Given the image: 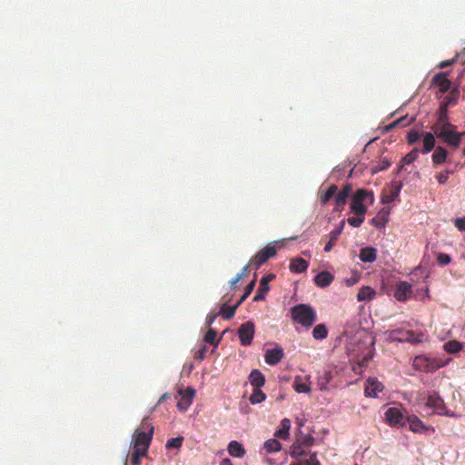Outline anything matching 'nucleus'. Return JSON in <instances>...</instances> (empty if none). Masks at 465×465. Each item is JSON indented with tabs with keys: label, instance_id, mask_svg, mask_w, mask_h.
<instances>
[{
	"label": "nucleus",
	"instance_id": "f257e3e1",
	"mask_svg": "<svg viewBox=\"0 0 465 465\" xmlns=\"http://www.w3.org/2000/svg\"><path fill=\"white\" fill-rule=\"evenodd\" d=\"M153 433V425L148 420L147 418H144L140 426L133 434L132 443L134 450L148 453V449L152 442Z\"/></svg>",
	"mask_w": 465,
	"mask_h": 465
},
{
	"label": "nucleus",
	"instance_id": "f03ea898",
	"mask_svg": "<svg viewBox=\"0 0 465 465\" xmlns=\"http://www.w3.org/2000/svg\"><path fill=\"white\" fill-rule=\"evenodd\" d=\"M431 129L437 138L447 143L453 150H457L460 147L464 133L457 132L456 125L445 124L441 126H432Z\"/></svg>",
	"mask_w": 465,
	"mask_h": 465
},
{
	"label": "nucleus",
	"instance_id": "7ed1b4c3",
	"mask_svg": "<svg viewBox=\"0 0 465 465\" xmlns=\"http://www.w3.org/2000/svg\"><path fill=\"white\" fill-rule=\"evenodd\" d=\"M292 320L298 324L310 328L317 321L315 310L309 304L300 303L291 310Z\"/></svg>",
	"mask_w": 465,
	"mask_h": 465
},
{
	"label": "nucleus",
	"instance_id": "20e7f679",
	"mask_svg": "<svg viewBox=\"0 0 465 465\" xmlns=\"http://www.w3.org/2000/svg\"><path fill=\"white\" fill-rule=\"evenodd\" d=\"M445 365L446 361L442 359L428 355H418L412 361L413 368L423 372H433Z\"/></svg>",
	"mask_w": 465,
	"mask_h": 465
},
{
	"label": "nucleus",
	"instance_id": "39448f33",
	"mask_svg": "<svg viewBox=\"0 0 465 465\" xmlns=\"http://www.w3.org/2000/svg\"><path fill=\"white\" fill-rule=\"evenodd\" d=\"M369 199L370 203H373L374 195L371 191L360 189L353 195L351 203V211L356 215H365L367 207L363 204V201Z\"/></svg>",
	"mask_w": 465,
	"mask_h": 465
},
{
	"label": "nucleus",
	"instance_id": "423d86ee",
	"mask_svg": "<svg viewBox=\"0 0 465 465\" xmlns=\"http://www.w3.org/2000/svg\"><path fill=\"white\" fill-rule=\"evenodd\" d=\"M390 339L400 342L407 341L411 343H419L422 341L421 333H415L413 331H404L402 329H395L390 331Z\"/></svg>",
	"mask_w": 465,
	"mask_h": 465
},
{
	"label": "nucleus",
	"instance_id": "0eeeda50",
	"mask_svg": "<svg viewBox=\"0 0 465 465\" xmlns=\"http://www.w3.org/2000/svg\"><path fill=\"white\" fill-rule=\"evenodd\" d=\"M385 420L390 425L403 427L407 418L401 407H391L385 412Z\"/></svg>",
	"mask_w": 465,
	"mask_h": 465
},
{
	"label": "nucleus",
	"instance_id": "6e6552de",
	"mask_svg": "<svg viewBox=\"0 0 465 465\" xmlns=\"http://www.w3.org/2000/svg\"><path fill=\"white\" fill-rule=\"evenodd\" d=\"M255 332V326L252 322H246L242 323L238 330V336L242 346L252 344Z\"/></svg>",
	"mask_w": 465,
	"mask_h": 465
},
{
	"label": "nucleus",
	"instance_id": "1a4fd4ad",
	"mask_svg": "<svg viewBox=\"0 0 465 465\" xmlns=\"http://www.w3.org/2000/svg\"><path fill=\"white\" fill-rule=\"evenodd\" d=\"M276 254V248L268 244L265 248L261 250L256 253V255L252 258L250 263L252 264L256 269L262 266L265 262H267L270 258L273 257Z\"/></svg>",
	"mask_w": 465,
	"mask_h": 465
},
{
	"label": "nucleus",
	"instance_id": "9d476101",
	"mask_svg": "<svg viewBox=\"0 0 465 465\" xmlns=\"http://www.w3.org/2000/svg\"><path fill=\"white\" fill-rule=\"evenodd\" d=\"M179 394L181 398L177 402V409L182 412H185L193 402V399L195 395V390L192 387H188L184 391L179 390Z\"/></svg>",
	"mask_w": 465,
	"mask_h": 465
},
{
	"label": "nucleus",
	"instance_id": "9b49d317",
	"mask_svg": "<svg viewBox=\"0 0 465 465\" xmlns=\"http://www.w3.org/2000/svg\"><path fill=\"white\" fill-rule=\"evenodd\" d=\"M426 405L434 409L438 414L453 417L454 414L446 410L443 400L437 395H430L427 399Z\"/></svg>",
	"mask_w": 465,
	"mask_h": 465
},
{
	"label": "nucleus",
	"instance_id": "f8f14e48",
	"mask_svg": "<svg viewBox=\"0 0 465 465\" xmlns=\"http://www.w3.org/2000/svg\"><path fill=\"white\" fill-rule=\"evenodd\" d=\"M383 390L384 385L377 378H369L366 381L364 394L366 397L376 398Z\"/></svg>",
	"mask_w": 465,
	"mask_h": 465
},
{
	"label": "nucleus",
	"instance_id": "ddd939ff",
	"mask_svg": "<svg viewBox=\"0 0 465 465\" xmlns=\"http://www.w3.org/2000/svg\"><path fill=\"white\" fill-rule=\"evenodd\" d=\"M412 294V286L407 282H400L394 290V298L399 302L407 301Z\"/></svg>",
	"mask_w": 465,
	"mask_h": 465
},
{
	"label": "nucleus",
	"instance_id": "4468645a",
	"mask_svg": "<svg viewBox=\"0 0 465 465\" xmlns=\"http://www.w3.org/2000/svg\"><path fill=\"white\" fill-rule=\"evenodd\" d=\"M449 72H440L436 74L431 80V84L438 86L440 93H447L451 87V82L448 79Z\"/></svg>",
	"mask_w": 465,
	"mask_h": 465
},
{
	"label": "nucleus",
	"instance_id": "2eb2a0df",
	"mask_svg": "<svg viewBox=\"0 0 465 465\" xmlns=\"http://www.w3.org/2000/svg\"><path fill=\"white\" fill-rule=\"evenodd\" d=\"M275 277L274 274H269L262 278L256 294L253 297V302H260L265 299V294L269 291V282Z\"/></svg>",
	"mask_w": 465,
	"mask_h": 465
},
{
	"label": "nucleus",
	"instance_id": "dca6fc26",
	"mask_svg": "<svg viewBox=\"0 0 465 465\" xmlns=\"http://www.w3.org/2000/svg\"><path fill=\"white\" fill-rule=\"evenodd\" d=\"M283 356V350L278 347L267 350L264 355V359L266 363H268L269 365H276L282 360Z\"/></svg>",
	"mask_w": 465,
	"mask_h": 465
},
{
	"label": "nucleus",
	"instance_id": "f3484780",
	"mask_svg": "<svg viewBox=\"0 0 465 465\" xmlns=\"http://www.w3.org/2000/svg\"><path fill=\"white\" fill-rule=\"evenodd\" d=\"M310 452L308 449L302 445L301 440L297 439L291 447L290 455L292 459L299 460L307 456Z\"/></svg>",
	"mask_w": 465,
	"mask_h": 465
},
{
	"label": "nucleus",
	"instance_id": "a211bd4d",
	"mask_svg": "<svg viewBox=\"0 0 465 465\" xmlns=\"http://www.w3.org/2000/svg\"><path fill=\"white\" fill-rule=\"evenodd\" d=\"M435 137L436 135L434 133H422V149L420 150L421 153L426 154L434 149Z\"/></svg>",
	"mask_w": 465,
	"mask_h": 465
},
{
	"label": "nucleus",
	"instance_id": "6ab92c4d",
	"mask_svg": "<svg viewBox=\"0 0 465 465\" xmlns=\"http://www.w3.org/2000/svg\"><path fill=\"white\" fill-rule=\"evenodd\" d=\"M406 422L409 423L410 430L416 433L425 432L429 430L428 427L415 415L407 417Z\"/></svg>",
	"mask_w": 465,
	"mask_h": 465
},
{
	"label": "nucleus",
	"instance_id": "aec40b11",
	"mask_svg": "<svg viewBox=\"0 0 465 465\" xmlns=\"http://www.w3.org/2000/svg\"><path fill=\"white\" fill-rule=\"evenodd\" d=\"M448 151L444 147L440 145L437 146L431 155L433 165L439 166L445 163L448 159Z\"/></svg>",
	"mask_w": 465,
	"mask_h": 465
},
{
	"label": "nucleus",
	"instance_id": "412c9836",
	"mask_svg": "<svg viewBox=\"0 0 465 465\" xmlns=\"http://www.w3.org/2000/svg\"><path fill=\"white\" fill-rule=\"evenodd\" d=\"M333 280L334 276L327 271L321 272L314 277L315 284L321 288L329 286Z\"/></svg>",
	"mask_w": 465,
	"mask_h": 465
},
{
	"label": "nucleus",
	"instance_id": "4be33fe9",
	"mask_svg": "<svg viewBox=\"0 0 465 465\" xmlns=\"http://www.w3.org/2000/svg\"><path fill=\"white\" fill-rule=\"evenodd\" d=\"M359 257L363 262H373L377 259V251L373 247H364L361 250Z\"/></svg>",
	"mask_w": 465,
	"mask_h": 465
},
{
	"label": "nucleus",
	"instance_id": "5701e85b",
	"mask_svg": "<svg viewBox=\"0 0 465 465\" xmlns=\"http://www.w3.org/2000/svg\"><path fill=\"white\" fill-rule=\"evenodd\" d=\"M249 381L254 388H262L265 383V377L259 370H252L249 375Z\"/></svg>",
	"mask_w": 465,
	"mask_h": 465
},
{
	"label": "nucleus",
	"instance_id": "b1692460",
	"mask_svg": "<svg viewBox=\"0 0 465 465\" xmlns=\"http://www.w3.org/2000/svg\"><path fill=\"white\" fill-rule=\"evenodd\" d=\"M308 262L303 258L298 257L292 260L290 263V271L295 273H301L307 270Z\"/></svg>",
	"mask_w": 465,
	"mask_h": 465
},
{
	"label": "nucleus",
	"instance_id": "393cba45",
	"mask_svg": "<svg viewBox=\"0 0 465 465\" xmlns=\"http://www.w3.org/2000/svg\"><path fill=\"white\" fill-rule=\"evenodd\" d=\"M344 223L345 222L342 221L340 224L339 227H337L336 229L332 230L330 233H329V242L325 244V247H324V251L326 252H331V250L332 249L333 247V242H335L339 236L341 235V233L342 232V230H343V227H344Z\"/></svg>",
	"mask_w": 465,
	"mask_h": 465
},
{
	"label": "nucleus",
	"instance_id": "a878e982",
	"mask_svg": "<svg viewBox=\"0 0 465 465\" xmlns=\"http://www.w3.org/2000/svg\"><path fill=\"white\" fill-rule=\"evenodd\" d=\"M228 451L231 456L235 458H242L245 455V450L241 443L232 440L228 445Z\"/></svg>",
	"mask_w": 465,
	"mask_h": 465
},
{
	"label": "nucleus",
	"instance_id": "bb28decb",
	"mask_svg": "<svg viewBox=\"0 0 465 465\" xmlns=\"http://www.w3.org/2000/svg\"><path fill=\"white\" fill-rule=\"evenodd\" d=\"M376 295V292L370 286H363L360 289L357 294V300L359 302L371 301Z\"/></svg>",
	"mask_w": 465,
	"mask_h": 465
},
{
	"label": "nucleus",
	"instance_id": "cd10ccee",
	"mask_svg": "<svg viewBox=\"0 0 465 465\" xmlns=\"http://www.w3.org/2000/svg\"><path fill=\"white\" fill-rule=\"evenodd\" d=\"M291 429V421L285 418L281 421V429L277 430L274 433L276 438L286 440L289 436V430Z\"/></svg>",
	"mask_w": 465,
	"mask_h": 465
},
{
	"label": "nucleus",
	"instance_id": "c85d7f7f",
	"mask_svg": "<svg viewBox=\"0 0 465 465\" xmlns=\"http://www.w3.org/2000/svg\"><path fill=\"white\" fill-rule=\"evenodd\" d=\"M332 380V371H324L322 375L318 377L317 386L320 391L327 390V386L330 381Z\"/></svg>",
	"mask_w": 465,
	"mask_h": 465
},
{
	"label": "nucleus",
	"instance_id": "c756f323",
	"mask_svg": "<svg viewBox=\"0 0 465 465\" xmlns=\"http://www.w3.org/2000/svg\"><path fill=\"white\" fill-rule=\"evenodd\" d=\"M388 215L389 212L382 210L376 217L371 219V223L376 228H384L386 223L389 222L388 218L386 217Z\"/></svg>",
	"mask_w": 465,
	"mask_h": 465
},
{
	"label": "nucleus",
	"instance_id": "7c9ffc66",
	"mask_svg": "<svg viewBox=\"0 0 465 465\" xmlns=\"http://www.w3.org/2000/svg\"><path fill=\"white\" fill-rule=\"evenodd\" d=\"M459 97V85L455 86L449 95H446L440 104L446 105L449 107L450 105L456 104Z\"/></svg>",
	"mask_w": 465,
	"mask_h": 465
},
{
	"label": "nucleus",
	"instance_id": "2f4dec72",
	"mask_svg": "<svg viewBox=\"0 0 465 465\" xmlns=\"http://www.w3.org/2000/svg\"><path fill=\"white\" fill-rule=\"evenodd\" d=\"M282 444L276 439L267 440L263 444L265 453H273L281 450Z\"/></svg>",
	"mask_w": 465,
	"mask_h": 465
},
{
	"label": "nucleus",
	"instance_id": "473e14b6",
	"mask_svg": "<svg viewBox=\"0 0 465 465\" xmlns=\"http://www.w3.org/2000/svg\"><path fill=\"white\" fill-rule=\"evenodd\" d=\"M445 124H450L449 122L448 116V107H446V105L440 104L438 112V119L433 126H441Z\"/></svg>",
	"mask_w": 465,
	"mask_h": 465
},
{
	"label": "nucleus",
	"instance_id": "72a5a7b5",
	"mask_svg": "<svg viewBox=\"0 0 465 465\" xmlns=\"http://www.w3.org/2000/svg\"><path fill=\"white\" fill-rule=\"evenodd\" d=\"M240 305L234 304L233 306H226L223 305L220 312H218L219 315H221L224 320H230L232 319L236 312L237 308Z\"/></svg>",
	"mask_w": 465,
	"mask_h": 465
},
{
	"label": "nucleus",
	"instance_id": "f704fd0d",
	"mask_svg": "<svg viewBox=\"0 0 465 465\" xmlns=\"http://www.w3.org/2000/svg\"><path fill=\"white\" fill-rule=\"evenodd\" d=\"M328 335V329L325 324L320 323L316 325L312 331V337L315 340H323Z\"/></svg>",
	"mask_w": 465,
	"mask_h": 465
},
{
	"label": "nucleus",
	"instance_id": "c9c22d12",
	"mask_svg": "<svg viewBox=\"0 0 465 465\" xmlns=\"http://www.w3.org/2000/svg\"><path fill=\"white\" fill-rule=\"evenodd\" d=\"M265 399L266 395L261 390V388H254L252 395L249 398V401L252 404H258L262 402Z\"/></svg>",
	"mask_w": 465,
	"mask_h": 465
},
{
	"label": "nucleus",
	"instance_id": "e433bc0d",
	"mask_svg": "<svg viewBox=\"0 0 465 465\" xmlns=\"http://www.w3.org/2000/svg\"><path fill=\"white\" fill-rule=\"evenodd\" d=\"M443 348L449 353H457L462 349V344L458 341L452 340L445 342Z\"/></svg>",
	"mask_w": 465,
	"mask_h": 465
},
{
	"label": "nucleus",
	"instance_id": "4c0bfd02",
	"mask_svg": "<svg viewBox=\"0 0 465 465\" xmlns=\"http://www.w3.org/2000/svg\"><path fill=\"white\" fill-rule=\"evenodd\" d=\"M308 459L300 460L297 462L292 463L291 465H321L320 461L317 459L316 452H310Z\"/></svg>",
	"mask_w": 465,
	"mask_h": 465
},
{
	"label": "nucleus",
	"instance_id": "58836bf2",
	"mask_svg": "<svg viewBox=\"0 0 465 465\" xmlns=\"http://www.w3.org/2000/svg\"><path fill=\"white\" fill-rule=\"evenodd\" d=\"M217 331L214 329L210 328L204 335V341L215 347L218 346L220 339H216Z\"/></svg>",
	"mask_w": 465,
	"mask_h": 465
},
{
	"label": "nucleus",
	"instance_id": "ea45409f",
	"mask_svg": "<svg viewBox=\"0 0 465 465\" xmlns=\"http://www.w3.org/2000/svg\"><path fill=\"white\" fill-rule=\"evenodd\" d=\"M293 389L298 393H308L311 391V388L309 385L302 381L301 377H296L293 382Z\"/></svg>",
	"mask_w": 465,
	"mask_h": 465
},
{
	"label": "nucleus",
	"instance_id": "a19ab883",
	"mask_svg": "<svg viewBox=\"0 0 465 465\" xmlns=\"http://www.w3.org/2000/svg\"><path fill=\"white\" fill-rule=\"evenodd\" d=\"M390 165H391V161L388 160L387 158H382L377 163V164H375L371 167V173L374 174L379 172L387 170L390 167Z\"/></svg>",
	"mask_w": 465,
	"mask_h": 465
},
{
	"label": "nucleus",
	"instance_id": "79ce46f5",
	"mask_svg": "<svg viewBox=\"0 0 465 465\" xmlns=\"http://www.w3.org/2000/svg\"><path fill=\"white\" fill-rule=\"evenodd\" d=\"M337 191L338 187L335 184L331 185L325 193L321 196L322 204L325 205L337 193Z\"/></svg>",
	"mask_w": 465,
	"mask_h": 465
},
{
	"label": "nucleus",
	"instance_id": "37998d69",
	"mask_svg": "<svg viewBox=\"0 0 465 465\" xmlns=\"http://www.w3.org/2000/svg\"><path fill=\"white\" fill-rule=\"evenodd\" d=\"M335 197V207L334 211L339 212L341 211L346 204L348 197L345 196V193H337Z\"/></svg>",
	"mask_w": 465,
	"mask_h": 465
},
{
	"label": "nucleus",
	"instance_id": "c03bdc74",
	"mask_svg": "<svg viewBox=\"0 0 465 465\" xmlns=\"http://www.w3.org/2000/svg\"><path fill=\"white\" fill-rule=\"evenodd\" d=\"M419 153L420 151L417 148L412 149L401 159V163L403 164L412 163L418 158Z\"/></svg>",
	"mask_w": 465,
	"mask_h": 465
},
{
	"label": "nucleus",
	"instance_id": "a18cd8bd",
	"mask_svg": "<svg viewBox=\"0 0 465 465\" xmlns=\"http://www.w3.org/2000/svg\"><path fill=\"white\" fill-rule=\"evenodd\" d=\"M183 441V437H182V436H179L176 438H172L167 440L165 447L168 450L179 449L182 446Z\"/></svg>",
	"mask_w": 465,
	"mask_h": 465
},
{
	"label": "nucleus",
	"instance_id": "49530a36",
	"mask_svg": "<svg viewBox=\"0 0 465 465\" xmlns=\"http://www.w3.org/2000/svg\"><path fill=\"white\" fill-rule=\"evenodd\" d=\"M422 137V133L420 134L419 131L417 130H411L410 132H408L407 134V143L409 144H414L415 143H417L420 138Z\"/></svg>",
	"mask_w": 465,
	"mask_h": 465
},
{
	"label": "nucleus",
	"instance_id": "de8ad7c7",
	"mask_svg": "<svg viewBox=\"0 0 465 465\" xmlns=\"http://www.w3.org/2000/svg\"><path fill=\"white\" fill-rule=\"evenodd\" d=\"M255 284H256V281L255 280H252L245 288V291L243 292V294L241 296V298L239 299V301L237 302V305H241L245 300L246 298L252 293V292L253 291L254 287H255Z\"/></svg>",
	"mask_w": 465,
	"mask_h": 465
},
{
	"label": "nucleus",
	"instance_id": "09e8293b",
	"mask_svg": "<svg viewBox=\"0 0 465 465\" xmlns=\"http://www.w3.org/2000/svg\"><path fill=\"white\" fill-rule=\"evenodd\" d=\"M146 455V452L134 450L131 457V465H141V458Z\"/></svg>",
	"mask_w": 465,
	"mask_h": 465
},
{
	"label": "nucleus",
	"instance_id": "8fccbe9b",
	"mask_svg": "<svg viewBox=\"0 0 465 465\" xmlns=\"http://www.w3.org/2000/svg\"><path fill=\"white\" fill-rule=\"evenodd\" d=\"M407 121V117H401L399 118L398 120L394 121L393 123L390 124L389 125H387L385 127V130L386 131H390L391 130L392 128L396 127V126H399V125H408L411 123L412 119L411 121Z\"/></svg>",
	"mask_w": 465,
	"mask_h": 465
},
{
	"label": "nucleus",
	"instance_id": "3c124183",
	"mask_svg": "<svg viewBox=\"0 0 465 465\" xmlns=\"http://www.w3.org/2000/svg\"><path fill=\"white\" fill-rule=\"evenodd\" d=\"M401 187H402L401 183L395 185V191L391 193V197L382 198L381 202L383 203H389L394 201L398 197Z\"/></svg>",
	"mask_w": 465,
	"mask_h": 465
},
{
	"label": "nucleus",
	"instance_id": "603ef678",
	"mask_svg": "<svg viewBox=\"0 0 465 465\" xmlns=\"http://www.w3.org/2000/svg\"><path fill=\"white\" fill-rule=\"evenodd\" d=\"M364 222V215H357V217H350L348 223L352 227H360Z\"/></svg>",
	"mask_w": 465,
	"mask_h": 465
},
{
	"label": "nucleus",
	"instance_id": "864d4df0",
	"mask_svg": "<svg viewBox=\"0 0 465 465\" xmlns=\"http://www.w3.org/2000/svg\"><path fill=\"white\" fill-rule=\"evenodd\" d=\"M451 258L449 254L440 252L437 256V262L440 265H447L450 262Z\"/></svg>",
	"mask_w": 465,
	"mask_h": 465
},
{
	"label": "nucleus",
	"instance_id": "5fc2aeb1",
	"mask_svg": "<svg viewBox=\"0 0 465 465\" xmlns=\"http://www.w3.org/2000/svg\"><path fill=\"white\" fill-rule=\"evenodd\" d=\"M299 439L301 440L302 445H303L306 449H309L314 443V438L312 435H305Z\"/></svg>",
	"mask_w": 465,
	"mask_h": 465
},
{
	"label": "nucleus",
	"instance_id": "6e6d98bb",
	"mask_svg": "<svg viewBox=\"0 0 465 465\" xmlns=\"http://www.w3.org/2000/svg\"><path fill=\"white\" fill-rule=\"evenodd\" d=\"M218 316V312H210L205 319V325L211 327Z\"/></svg>",
	"mask_w": 465,
	"mask_h": 465
},
{
	"label": "nucleus",
	"instance_id": "4d7b16f0",
	"mask_svg": "<svg viewBox=\"0 0 465 465\" xmlns=\"http://www.w3.org/2000/svg\"><path fill=\"white\" fill-rule=\"evenodd\" d=\"M207 352L206 346H202L196 352H195V358L197 360L203 361L205 357V354Z\"/></svg>",
	"mask_w": 465,
	"mask_h": 465
},
{
	"label": "nucleus",
	"instance_id": "13d9d810",
	"mask_svg": "<svg viewBox=\"0 0 465 465\" xmlns=\"http://www.w3.org/2000/svg\"><path fill=\"white\" fill-rule=\"evenodd\" d=\"M455 226L461 232H465V216L455 220Z\"/></svg>",
	"mask_w": 465,
	"mask_h": 465
},
{
	"label": "nucleus",
	"instance_id": "bf43d9fd",
	"mask_svg": "<svg viewBox=\"0 0 465 465\" xmlns=\"http://www.w3.org/2000/svg\"><path fill=\"white\" fill-rule=\"evenodd\" d=\"M458 56H459V55L457 54V55H455V57H453L452 59L442 61V62L439 64L440 68H445V67H447V66H450V65L454 64L457 62V60H458Z\"/></svg>",
	"mask_w": 465,
	"mask_h": 465
},
{
	"label": "nucleus",
	"instance_id": "052dcab7",
	"mask_svg": "<svg viewBox=\"0 0 465 465\" xmlns=\"http://www.w3.org/2000/svg\"><path fill=\"white\" fill-rule=\"evenodd\" d=\"M436 179L440 184H444L447 183L449 177L443 172H441L436 175Z\"/></svg>",
	"mask_w": 465,
	"mask_h": 465
},
{
	"label": "nucleus",
	"instance_id": "680f3d73",
	"mask_svg": "<svg viewBox=\"0 0 465 465\" xmlns=\"http://www.w3.org/2000/svg\"><path fill=\"white\" fill-rule=\"evenodd\" d=\"M242 279V273H237L234 278L230 281V285L234 288L236 284Z\"/></svg>",
	"mask_w": 465,
	"mask_h": 465
},
{
	"label": "nucleus",
	"instance_id": "e2e57ef3",
	"mask_svg": "<svg viewBox=\"0 0 465 465\" xmlns=\"http://www.w3.org/2000/svg\"><path fill=\"white\" fill-rule=\"evenodd\" d=\"M351 191V185L346 184L342 187V189L339 193H345V196L349 197Z\"/></svg>",
	"mask_w": 465,
	"mask_h": 465
},
{
	"label": "nucleus",
	"instance_id": "0e129e2a",
	"mask_svg": "<svg viewBox=\"0 0 465 465\" xmlns=\"http://www.w3.org/2000/svg\"><path fill=\"white\" fill-rule=\"evenodd\" d=\"M168 398H169V394H168L167 392H166V393H163V394L160 397V399L158 400V402H157V403H158V404H160V403L163 402V401H164L166 399H168Z\"/></svg>",
	"mask_w": 465,
	"mask_h": 465
},
{
	"label": "nucleus",
	"instance_id": "69168bd1",
	"mask_svg": "<svg viewBox=\"0 0 465 465\" xmlns=\"http://www.w3.org/2000/svg\"><path fill=\"white\" fill-rule=\"evenodd\" d=\"M251 263L245 265L240 273H242V277L248 273Z\"/></svg>",
	"mask_w": 465,
	"mask_h": 465
},
{
	"label": "nucleus",
	"instance_id": "338daca9",
	"mask_svg": "<svg viewBox=\"0 0 465 465\" xmlns=\"http://www.w3.org/2000/svg\"><path fill=\"white\" fill-rule=\"evenodd\" d=\"M220 465H232V462L231 461L230 459H223L222 460V462L220 463Z\"/></svg>",
	"mask_w": 465,
	"mask_h": 465
},
{
	"label": "nucleus",
	"instance_id": "774afa93",
	"mask_svg": "<svg viewBox=\"0 0 465 465\" xmlns=\"http://www.w3.org/2000/svg\"><path fill=\"white\" fill-rule=\"evenodd\" d=\"M443 173L449 177L450 174H452L454 173V171L450 169H445Z\"/></svg>",
	"mask_w": 465,
	"mask_h": 465
}]
</instances>
